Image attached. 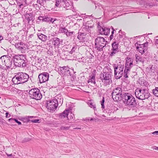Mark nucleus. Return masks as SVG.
Masks as SVG:
<instances>
[{
	"mask_svg": "<svg viewBox=\"0 0 158 158\" xmlns=\"http://www.w3.org/2000/svg\"><path fill=\"white\" fill-rule=\"evenodd\" d=\"M123 103L128 107L134 110L136 108L137 102L134 97L130 93L125 92L123 94Z\"/></svg>",
	"mask_w": 158,
	"mask_h": 158,
	"instance_id": "obj_1",
	"label": "nucleus"
},
{
	"mask_svg": "<svg viewBox=\"0 0 158 158\" xmlns=\"http://www.w3.org/2000/svg\"><path fill=\"white\" fill-rule=\"evenodd\" d=\"M13 60L15 67H23L27 65V60L26 56L23 54L15 55L13 57Z\"/></svg>",
	"mask_w": 158,
	"mask_h": 158,
	"instance_id": "obj_2",
	"label": "nucleus"
},
{
	"mask_svg": "<svg viewBox=\"0 0 158 158\" xmlns=\"http://www.w3.org/2000/svg\"><path fill=\"white\" fill-rule=\"evenodd\" d=\"M29 78V75L26 73L19 72L13 78L12 81L15 84H23L27 82Z\"/></svg>",
	"mask_w": 158,
	"mask_h": 158,
	"instance_id": "obj_3",
	"label": "nucleus"
},
{
	"mask_svg": "<svg viewBox=\"0 0 158 158\" xmlns=\"http://www.w3.org/2000/svg\"><path fill=\"white\" fill-rule=\"evenodd\" d=\"M114 70V76L117 79L121 78L123 74L124 65L123 62H120L113 65Z\"/></svg>",
	"mask_w": 158,
	"mask_h": 158,
	"instance_id": "obj_4",
	"label": "nucleus"
},
{
	"mask_svg": "<svg viewBox=\"0 0 158 158\" xmlns=\"http://www.w3.org/2000/svg\"><path fill=\"white\" fill-rule=\"evenodd\" d=\"M107 43L103 37L98 36L95 41V48L99 51H102Z\"/></svg>",
	"mask_w": 158,
	"mask_h": 158,
	"instance_id": "obj_5",
	"label": "nucleus"
},
{
	"mask_svg": "<svg viewBox=\"0 0 158 158\" xmlns=\"http://www.w3.org/2000/svg\"><path fill=\"white\" fill-rule=\"evenodd\" d=\"M135 94L136 98L140 100L148 98L150 95L149 93L146 92L145 89H136Z\"/></svg>",
	"mask_w": 158,
	"mask_h": 158,
	"instance_id": "obj_6",
	"label": "nucleus"
},
{
	"mask_svg": "<svg viewBox=\"0 0 158 158\" xmlns=\"http://www.w3.org/2000/svg\"><path fill=\"white\" fill-rule=\"evenodd\" d=\"M30 97L32 99L39 100L41 99L42 95L40 89L37 88H33L29 92Z\"/></svg>",
	"mask_w": 158,
	"mask_h": 158,
	"instance_id": "obj_7",
	"label": "nucleus"
},
{
	"mask_svg": "<svg viewBox=\"0 0 158 158\" xmlns=\"http://www.w3.org/2000/svg\"><path fill=\"white\" fill-rule=\"evenodd\" d=\"M111 76L109 73H104L100 74V79L105 85H110L112 82Z\"/></svg>",
	"mask_w": 158,
	"mask_h": 158,
	"instance_id": "obj_8",
	"label": "nucleus"
},
{
	"mask_svg": "<svg viewBox=\"0 0 158 158\" xmlns=\"http://www.w3.org/2000/svg\"><path fill=\"white\" fill-rule=\"evenodd\" d=\"M135 45L136 47V49H138L139 52L141 54H143L147 51L148 49V43L146 42L142 44H139L136 43L135 44Z\"/></svg>",
	"mask_w": 158,
	"mask_h": 158,
	"instance_id": "obj_9",
	"label": "nucleus"
},
{
	"mask_svg": "<svg viewBox=\"0 0 158 158\" xmlns=\"http://www.w3.org/2000/svg\"><path fill=\"white\" fill-rule=\"evenodd\" d=\"M15 48L21 52L22 53H25L27 45L23 42L16 43L15 45Z\"/></svg>",
	"mask_w": 158,
	"mask_h": 158,
	"instance_id": "obj_10",
	"label": "nucleus"
},
{
	"mask_svg": "<svg viewBox=\"0 0 158 158\" xmlns=\"http://www.w3.org/2000/svg\"><path fill=\"white\" fill-rule=\"evenodd\" d=\"M56 103L54 101V99L48 101L46 104V107L48 109L50 110H55L58 106Z\"/></svg>",
	"mask_w": 158,
	"mask_h": 158,
	"instance_id": "obj_11",
	"label": "nucleus"
},
{
	"mask_svg": "<svg viewBox=\"0 0 158 158\" xmlns=\"http://www.w3.org/2000/svg\"><path fill=\"white\" fill-rule=\"evenodd\" d=\"M38 78L40 83L45 82L48 80L49 74L47 72L43 73L39 75Z\"/></svg>",
	"mask_w": 158,
	"mask_h": 158,
	"instance_id": "obj_12",
	"label": "nucleus"
},
{
	"mask_svg": "<svg viewBox=\"0 0 158 158\" xmlns=\"http://www.w3.org/2000/svg\"><path fill=\"white\" fill-rule=\"evenodd\" d=\"M60 73L63 75L68 76H71V71H73V69H70L67 66H63L60 68Z\"/></svg>",
	"mask_w": 158,
	"mask_h": 158,
	"instance_id": "obj_13",
	"label": "nucleus"
},
{
	"mask_svg": "<svg viewBox=\"0 0 158 158\" xmlns=\"http://www.w3.org/2000/svg\"><path fill=\"white\" fill-rule=\"evenodd\" d=\"M10 56H3L0 58V66L4 67L6 65L10 59Z\"/></svg>",
	"mask_w": 158,
	"mask_h": 158,
	"instance_id": "obj_14",
	"label": "nucleus"
},
{
	"mask_svg": "<svg viewBox=\"0 0 158 158\" xmlns=\"http://www.w3.org/2000/svg\"><path fill=\"white\" fill-rule=\"evenodd\" d=\"M126 61V63L124 68L131 71V68L133 66L134 64L133 63V60L130 58L127 57Z\"/></svg>",
	"mask_w": 158,
	"mask_h": 158,
	"instance_id": "obj_15",
	"label": "nucleus"
},
{
	"mask_svg": "<svg viewBox=\"0 0 158 158\" xmlns=\"http://www.w3.org/2000/svg\"><path fill=\"white\" fill-rule=\"evenodd\" d=\"M70 1L67 0H62L60 3V6L68 10L70 6Z\"/></svg>",
	"mask_w": 158,
	"mask_h": 158,
	"instance_id": "obj_16",
	"label": "nucleus"
},
{
	"mask_svg": "<svg viewBox=\"0 0 158 158\" xmlns=\"http://www.w3.org/2000/svg\"><path fill=\"white\" fill-rule=\"evenodd\" d=\"M86 34L85 33H79L77 38L79 39L80 42H84L86 41Z\"/></svg>",
	"mask_w": 158,
	"mask_h": 158,
	"instance_id": "obj_17",
	"label": "nucleus"
},
{
	"mask_svg": "<svg viewBox=\"0 0 158 158\" xmlns=\"http://www.w3.org/2000/svg\"><path fill=\"white\" fill-rule=\"evenodd\" d=\"M5 66L6 67L7 69H15V67L14 64V61H13V60L11 57H10V59L8 61Z\"/></svg>",
	"mask_w": 158,
	"mask_h": 158,
	"instance_id": "obj_18",
	"label": "nucleus"
},
{
	"mask_svg": "<svg viewBox=\"0 0 158 158\" xmlns=\"http://www.w3.org/2000/svg\"><path fill=\"white\" fill-rule=\"evenodd\" d=\"M54 99V101L56 102L58 105H61L63 102V98L60 94L56 95Z\"/></svg>",
	"mask_w": 158,
	"mask_h": 158,
	"instance_id": "obj_19",
	"label": "nucleus"
},
{
	"mask_svg": "<svg viewBox=\"0 0 158 158\" xmlns=\"http://www.w3.org/2000/svg\"><path fill=\"white\" fill-rule=\"evenodd\" d=\"M25 16L26 19L28 23H29L31 21H33L34 20V16L32 13H29L26 12L25 14Z\"/></svg>",
	"mask_w": 158,
	"mask_h": 158,
	"instance_id": "obj_20",
	"label": "nucleus"
},
{
	"mask_svg": "<svg viewBox=\"0 0 158 158\" xmlns=\"http://www.w3.org/2000/svg\"><path fill=\"white\" fill-rule=\"evenodd\" d=\"M112 96L113 99L115 101L118 102L122 100H123V94H112Z\"/></svg>",
	"mask_w": 158,
	"mask_h": 158,
	"instance_id": "obj_21",
	"label": "nucleus"
},
{
	"mask_svg": "<svg viewBox=\"0 0 158 158\" xmlns=\"http://www.w3.org/2000/svg\"><path fill=\"white\" fill-rule=\"evenodd\" d=\"M69 111V110H64L63 112L59 114L58 116L59 118L63 119L66 117L68 119H69V118L68 117Z\"/></svg>",
	"mask_w": 158,
	"mask_h": 158,
	"instance_id": "obj_22",
	"label": "nucleus"
},
{
	"mask_svg": "<svg viewBox=\"0 0 158 158\" xmlns=\"http://www.w3.org/2000/svg\"><path fill=\"white\" fill-rule=\"evenodd\" d=\"M125 92L123 91L122 89L121 88L119 87H117L114 89L112 93V94H119L120 95H123V93Z\"/></svg>",
	"mask_w": 158,
	"mask_h": 158,
	"instance_id": "obj_23",
	"label": "nucleus"
},
{
	"mask_svg": "<svg viewBox=\"0 0 158 158\" xmlns=\"http://www.w3.org/2000/svg\"><path fill=\"white\" fill-rule=\"evenodd\" d=\"M110 29L102 27L100 29V33L102 35H108L110 32Z\"/></svg>",
	"mask_w": 158,
	"mask_h": 158,
	"instance_id": "obj_24",
	"label": "nucleus"
},
{
	"mask_svg": "<svg viewBox=\"0 0 158 158\" xmlns=\"http://www.w3.org/2000/svg\"><path fill=\"white\" fill-rule=\"evenodd\" d=\"M37 36L43 42H45L47 40V36L42 34H38Z\"/></svg>",
	"mask_w": 158,
	"mask_h": 158,
	"instance_id": "obj_25",
	"label": "nucleus"
},
{
	"mask_svg": "<svg viewBox=\"0 0 158 158\" xmlns=\"http://www.w3.org/2000/svg\"><path fill=\"white\" fill-rule=\"evenodd\" d=\"M53 43L54 46L56 47L60 44V40L57 37H54L52 38Z\"/></svg>",
	"mask_w": 158,
	"mask_h": 158,
	"instance_id": "obj_26",
	"label": "nucleus"
},
{
	"mask_svg": "<svg viewBox=\"0 0 158 158\" xmlns=\"http://www.w3.org/2000/svg\"><path fill=\"white\" fill-rule=\"evenodd\" d=\"M124 71H123V77L125 78H128V76L130 74V73L131 71L127 69H124Z\"/></svg>",
	"mask_w": 158,
	"mask_h": 158,
	"instance_id": "obj_27",
	"label": "nucleus"
},
{
	"mask_svg": "<svg viewBox=\"0 0 158 158\" xmlns=\"http://www.w3.org/2000/svg\"><path fill=\"white\" fill-rule=\"evenodd\" d=\"M26 0H18L17 1L18 5L19 6L20 8H23L22 7V6L24 5L26 3Z\"/></svg>",
	"mask_w": 158,
	"mask_h": 158,
	"instance_id": "obj_28",
	"label": "nucleus"
},
{
	"mask_svg": "<svg viewBox=\"0 0 158 158\" xmlns=\"http://www.w3.org/2000/svg\"><path fill=\"white\" fill-rule=\"evenodd\" d=\"M118 45V43L116 42H114L112 44V48L111 49L119 51Z\"/></svg>",
	"mask_w": 158,
	"mask_h": 158,
	"instance_id": "obj_29",
	"label": "nucleus"
},
{
	"mask_svg": "<svg viewBox=\"0 0 158 158\" xmlns=\"http://www.w3.org/2000/svg\"><path fill=\"white\" fill-rule=\"evenodd\" d=\"M68 29H66L65 27H60L59 30V32L60 33H64L66 34L67 32Z\"/></svg>",
	"mask_w": 158,
	"mask_h": 158,
	"instance_id": "obj_30",
	"label": "nucleus"
},
{
	"mask_svg": "<svg viewBox=\"0 0 158 158\" xmlns=\"http://www.w3.org/2000/svg\"><path fill=\"white\" fill-rule=\"evenodd\" d=\"M34 117L33 116H26L25 117L23 118H22V121L24 123H27L30 121V118H34Z\"/></svg>",
	"mask_w": 158,
	"mask_h": 158,
	"instance_id": "obj_31",
	"label": "nucleus"
},
{
	"mask_svg": "<svg viewBox=\"0 0 158 158\" xmlns=\"http://www.w3.org/2000/svg\"><path fill=\"white\" fill-rule=\"evenodd\" d=\"M135 61L136 62L138 63L139 62H143L144 61V59L143 58L139 56L138 55L136 54L135 55Z\"/></svg>",
	"mask_w": 158,
	"mask_h": 158,
	"instance_id": "obj_32",
	"label": "nucleus"
},
{
	"mask_svg": "<svg viewBox=\"0 0 158 158\" xmlns=\"http://www.w3.org/2000/svg\"><path fill=\"white\" fill-rule=\"evenodd\" d=\"M8 121L9 122H11V123H12L13 121H15L16 123H18L19 125H21V122L18 121L17 119L14 118H9L8 119Z\"/></svg>",
	"mask_w": 158,
	"mask_h": 158,
	"instance_id": "obj_33",
	"label": "nucleus"
},
{
	"mask_svg": "<svg viewBox=\"0 0 158 158\" xmlns=\"http://www.w3.org/2000/svg\"><path fill=\"white\" fill-rule=\"evenodd\" d=\"M95 74H93L91 75V77L90 79H89V81H90L93 83L95 84Z\"/></svg>",
	"mask_w": 158,
	"mask_h": 158,
	"instance_id": "obj_34",
	"label": "nucleus"
},
{
	"mask_svg": "<svg viewBox=\"0 0 158 158\" xmlns=\"http://www.w3.org/2000/svg\"><path fill=\"white\" fill-rule=\"evenodd\" d=\"M153 94L156 97H158V87H156L152 90Z\"/></svg>",
	"mask_w": 158,
	"mask_h": 158,
	"instance_id": "obj_35",
	"label": "nucleus"
},
{
	"mask_svg": "<svg viewBox=\"0 0 158 158\" xmlns=\"http://www.w3.org/2000/svg\"><path fill=\"white\" fill-rule=\"evenodd\" d=\"M119 51H118L111 49V52H110V55L111 56H114L115 55V54L117 53Z\"/></svg>",
	"mask_w": 158,
	"mask_h": 158,
	"instance_id": "obj_36",
	"label": "nucleus"
},
{
	"mask_svg": "<svg viewBox=\"0 0 158 158\" xmlns=\"http://www.w3.org/2000/svg\"><path fill=\"white\" fill-rule=\"evenodd\" d=\"M88 104L91 108H93L94 110H95L96 108L95 105L93 104L91 101L88 102Z\"/></svg>",
	"mask_w": 158,
	"mask_h": 158,
	"instance_id": "obj_37",
	"label": "nucleus"
},
{
	"mask_svg": "<svg viewBox=\"0 0 158 158\" xmlns=\"http://www.w3.org/2000/svg\"><path fill=\"white\" fill-rule=\"evenodd\" d=\"M38 2L39 3L41 6H43L44 5L45 3H46V0H38Z\"/></svg>",
	"mask_w": 158,
	"mask_h": 158,
	"instance_id": "obj_38",
	"label": "nucleus"
},
{
	"mask_svg": "<svg viewBox=\"0 0 158 158\" xmlns=\"http://www.w3.org/2000/svg\"><path fill=\"white\" fill-rule=\"evenodd\" d=\"M74 33V32L73 31L69 32L68 31V30H67V32L66 34V35L67 37L71 36L72 35H73Z\"/></svg>",
	"mask_w": 158,
	"mask_h": 158,
	"instance_id": "obj_39",
	"label": "nucleus"
},
{
	"mask_svg": "<svg viewBox=\"0 0 158 158\" xmlns=\"http://www.w3.org/2000/svg\"><path fill=\"white\" fill-rule=\"evenodd\" d=\"M105 102L104 98V97H103V99L102 100V101L101 102V108L102 110H103L105 108V106L104 105V103Z\"/></svg>",
	"mask_w": 158,
	"mask_h": 158,
	"instance_id": "obj_40",
	"label": "nucleus"
},
{
	"mask_svg": "<svg viewBox=\"0 0 158 158\" xmlns=\"http://www.w3.org/2000/svg\"><path fill=\"white\" fill-rule=\"evenodd\" d=\"M56 3L55 6H59L60 5V2L62 1V0H56Z\"/></svg>",
	"mask_w": 158,
	"mask_h": 158,
	"instance_id": "obj_41",
	"label": "nucleus"
},
{
	"mask_svg": "<svg viewBox=\"0 0 158 158\" xmlns=\"http://www.w3.org/2000/svg\"><path fill=\"white\" fill-rule=\"evenodd\" d=\"M30 121L33 123H40V120L39 119H32L30 120Z\"/></svg>",
	"mask_w": 158,
	"mask_h": 158,
	"instance_id": "obj_42",
	"label": "nucleus"
},
{
	"mask_svg": "<svg viewBox=\"0 0 158 158\" xmlns=\"http://www.w3.org/2000/svg\"><path fill=\"white\" fill-rule=\"evenodd\" d=\"M60 129L61 130H68L69 129V127H65L64 126H62L60 127Z\"/></svg>",
	"mask_w": 158,
	"mask_h": 158,
	"instance_id": "obj_43",
	"label": "nucleus"
},
{
	"mask_svg": "<svg viewBox=\"0 0 158 158\" xmlns=\"http://www.w3.org/2000/svg\"><path fill=\"white\" fill-rule=\"evenodd\" d=\"M50 18L48 17H44V21L49 22L50 21Z\"/></svg>",
	"mask_w": 158,
	"mask_h": 158,
	"instance_id": "obj_44",
	"label": "nucleus"
},
{
	"mask_svg": "<svg viewBox=\"0 0 158 158\" xmlns=\"http://www.w3.org/2000/svg\"><path fill=\"white\" fill-rule=\"evenodd\" d=\"M70 119L72 121H73L75 117L74 115L73 114H72L71 115L69 116Z\"/></svg>",
	"mask_w": 158,
	"mask_h": 158,
	"instance_id": "obj_45",
	"label": "nucleus"
},
{
	"mask_svg": "<svg viewBox=\"0 0 158 158\" xmlns=\"http://www.w3.org/2000/svg\"><path fill=\"white\" fill-rule=\"evenodd\" d=\"M76 49V48L75 47H73L71 50L70 52V53L71 54H72L73 52H75V50Z\"/></svg>",
	"mask_w": 158,
	"mask_h": 158,
	"instance_id": "obj_46",
	"label": "nucleus"
},
{
	"mask_svg": "<svg viewBox=\"0 0 158 158\" xmlns=\"http://www.w3.org/2000/svg\"><path fill=\"white\" fill-rule=\"evenodd\" d=\"M155 41V44L156 47L158 48V39H156Z\"/></svg>",
	"mask_w": 158,
	"mask_h": 158,
	"instance_id": "obj_47",
	"label": "nucleus"
},
{
	"mask_svg": "<svg viewBox=\"0 0 158 158\" xmlns=\"http://www.w3.org/2000/svg\"><path fill=\"white\" fill-rule=\"evenodd\" d=\"M44 17H43L42 16H39L38 18V19L40 20H43L44 21Z\"/></svg>",
	"mask_w": 158,
	"mask_h": 158,
	"instance_id": "obj_48",
	"label": "nucleus"
},
{
	"mask_svg": "<svg viewBox=\"0 0 158 158\" xmlns=\"http://www.w3.org/2000/svg\"><path fill=\"white\" fill-rule=\"evenodd\" d=\"M150 134H152L153 135H158V131H156L153 132L151 133Z\"/></svg>",
	"mask_w": 158,
	"mask_h": 158,
	"instance_id": "obj_49",
	"label": "nucleus"
},
{
	"mask_svg": "<svg viewBox=\"0 0 158 158\" xmlns=\"http://www.w3.org/2000/svg\"><path fill=\"white\" fill-rule=\"evenodd\" d=\"M50 21L49 22H52V23H53L56 20V19L50 18Z\"/></svg>",
	"mask_w": 158,
	"mask_h": 158,
	"instance_id": "obj_50",
	"label": "nucleus"
},
{
	"mask_svg": "<svg viewBox=\"0 0 158 158\" xmlns=\"http://www.w3.org/2000/svg\"><path fill=\"white\" fill-rule=\"evenodd\" d=\"M6 118H9L10 116V114H9V113L8 112H6Z\"/></svg>",
	"mask_w": 158,
	"mask_h": 158,
	"instance_id": "obj_51",
	"label": "nucleus"
},
{
	"mask_svg": "<svg viewBox=\"0 0 158 158\" xmlns=\"http://www.w3.org/2000/svg\"><path fill=\"white\" fill-rule=\"evenodd\" d=\"M85 27H86V29H87L89 33H90V31L89 30V27L88 26H86Z\"/></svg>",
	"mask_w": 158,
	"mask_h": 158,
	"instance_id": "obj_52",
	"label": "nucleus"
},
{
	"mask_svg": "<svg viewBox=\"0 0 158 158\" xmlns=\"http://www.w3.org/2000/svg\"><path fill=\"white\" fill-rule=\"evenodd\" d=\"M96 119L95 118H91L90 119V121H92V120H94L95 122L96 121Z\"/></svg>",
	"mask_w": 158,
	"mask_h": 158,
	"instance_id": "obj_53",
	"label": "nucleus"
},
{
	"mask_svg": "<svg viewBox=\"0 0 158 158\" xmlns=\"http://www.w3.org/2000/svg\"><path fill=\"white\" fill-rule=\"evenodd\" d=\"M113 35H111L110 37V40H111L113 38Z\"/></svg>",
	"mask_w": 158,
	"mask_h": 158,
	"instance_id": "obj_54",
	"label": "nucleus"
},
{
	"mask_svg": "<svg viewBox=\"0 0 158 158\" xmlns=\"http://www.w3.org/2000/svg\"><path fill=\"white\" fill-rule=\"evenodd\" d=\"M112 29H113V31L111 32V34L113 35L114 33V29L112 27Z\"/></svg>",
	"mask_w": 158,
	"mask_h": 158,
	"instance_id": "obj_55",
	"label": "nucleus"
},
{
	"mask_svg": "<svg viewBox=\"0 0 158 158\" xmlns=\"http://www.w3.org/2000/svg\"><path fill=\"white\" fill-rule=\"evenodd\" d=\"M3 39V37L2 35H0V41Z\"/></svg>",
	"mask_w": 158,
	"mask_h": 158,
	"instance_id": "obj_56",
	"label": "nucleus"
},
{
	"mask_svg": "<svg viewBox=\"0 0 158 158\" xmlns=\"http://www.w3.org/2000/svg\"><path fill=\"white\" fill-rule=\"evenodd\" d=\"M7 154V156H12V154Z\"/></svg>",
	"mask_w": 158,
	"mask_h": 158,
	"instance_id": "obj_57",
	"label": "nucleus"
},
{
	"mask_svg": "<svg viewBox=\"0 0 158 158\" xmlns=\"http://www.w3.org/2000/svg\"><path fill=\"white\" fill-rule=\"evenodd\" d=\"M155 149L158 150V147L155 146Z\"/></svg>",
	"mask_w": 158,
	"mask_h": 158,
	"instance_id": "obj_58",
	"label": "nucleus"
},
{
	"mask_svg": "<svg viewBox=\"0 0 158 158\" xmlns=\"http://www.w3.org/2000/svg\"><path fill=\"white\" fill-rule=\"evenodd\" d=\"M157 81H158V72H157Z\"/></svg>",
	"mask_w": 158,
	"mask_h": 158,
	"instance_id": "obj_59",
	"label": "nucleus"
},
{
	"mask_svg": "<svg viewBox=\"0 0 158 158\" xmlns=\"http://www.w3.org/2000/svg\"><path fill=\"white\" fill-rule=\"evenodd\" d=\"M74 129H81V128H75Z\"/></svg>",
	"mask_w": 158,
	"mask_h": 158,
	"instance_id": "obj_60",
	"label": "nucleus"
},
{
	"mask_svg": "<svg viewBox=\"0 0 158 158\" xmlns=\"http://www.w3.org/2000/svg\"><path fill=\"white\" fill-rule=\"evenodd\" d=\"M102 117H106V116H105V115H104V114H103V115H102Z\"/></svg>",
	"mask_w": 158,
	"mask_h": 158,
	"instance_id": "obj_61",
	"label": "nucleus"
},
{
	"mask_svg": "<svg viewBox=\"0 0 158 158\" xmlns=\"http://www.w3.org/2000/svg\"><path fill=\"white\" fill-rule=\"evenodd\" d=\"M89 118H89L88 119V120H90V119H89Z\"/></svg>",
	"mask_w": 158,
	"mask_h": 158,
	"instance_id": "obj_62",
	"label": "nucleus"
},
{
	"mask_svg": "<svg viewBox=\"0 0 158 158\" xmlns=\"http://www.w3.org/2000/svg\"><path fill=\"white\" fill-rule=\"evenodd\" d=\"M120 31H118V32L119 33Z\"/></svg>",
	"mask_w": 158,
	"mask_h": 158,
	"instance_id": "obj_63",
	"label": "nucleus"
},
{
	"mask_svg": "<svg viewBox=\"0 0 158 158\" xmlns=\"http://www.w3.org/2000/svg\"><path fill=\"white\" fill-rule=\"evenodd\" d=\"M1 98V97H0V98Z\"/></svg>",
	"mask_w": 158,
	"mask_h": 158,
	"instance_id": "obj_64",
	"label": "nucleus"
}]
</instances>
